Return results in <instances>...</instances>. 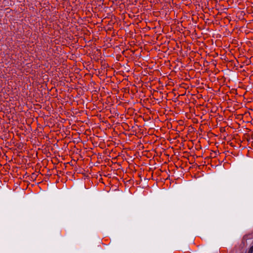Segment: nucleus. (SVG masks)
Wrapping results in <instances>:
<instances>
[{"instance_id":"f03ea898","label":"nucleus","mask_w":253,"mask_h":253,"mask_svg":"<svg viewBox=\"0 0 253 253\" xmlns=\"http://www.w3.org/2000/svg\"><path fill=\"white\" fill-rule=\"evenodd\" d=\"M245 241V238H244L243 239V243H244Z\"/></svg>"},{"instance_id":"f257e3e1","label":"nucleus","mask_w":253,"mask_h":253,"mask_svg":"<svg viewBox=\"0 0 253 253\" xmlns=\"http://www.w3.org/2000/svg\"><path fill=\"white\" fill-rule=\"evenodd\" d=\"M253 253V246L251 247L248 253Z\"/></svg>"}]
</instances>
